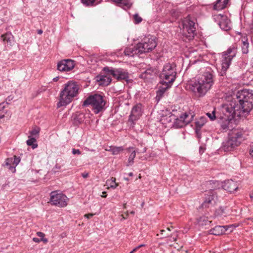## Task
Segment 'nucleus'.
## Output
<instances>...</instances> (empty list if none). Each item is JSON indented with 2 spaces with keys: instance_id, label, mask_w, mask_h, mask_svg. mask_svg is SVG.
Wrapping results in <instances>:
<instances>
[{
  "instance_id": "nucleus-62",
  "label": "nucleus",
  "mask_w": 253,
  "mask_h": 253,
  "mask_svg": "<svg viewBox=\"0 0 253 253\" xmlns=\"http://www.w3.org/2000/svg\"><path fill=\"white\" fill-rule=\"evenodd\" d=\"M144 202H142L141 205V207H143L144 206Z\"/></svg>"
},
{
  "instance_id": "nucleus-60",
  "label": "nucleus",
  "mask_w": 253,
  "mask_h": 253,
  "mask_svg": "<svg viewBox=\"0 0 253 253\" xmlns=\"http://www.w3.org/2000/svg\"><path fill=\"white\" fill-rule=\"evenodd\" d=\"M128 175L130 176H132L133 175V173L132 172H129L128 173Z\"/></svg>"
},
{
  "instance_id": "nucleus-28",
  "label": "nucleus",
  "mask_w": 253,
  "mask_h": 253,
  "mask_svg": "<svg viewBox=\"0 0 253 253\" xmlns=\"http://www.w3.org/2000/svg\"><path fill=\"white\" fill-rule=\"evenodd\" d=\"M245 41L242 40L241 50L243 54H247L249 52V43L247 38H244Z\"/></svg>"
},
{
  "instance_id": "nucleus-8",
  "label": "nucleus",
  "mask_w": 253,
  "mask_h": 253,
  "mask_svg": "<svg viewBox=\"0 0 253 253\" xmlns=\"http://www.w3.org/2000/svg\"><path fill=\"white\" fill-rule=\"evenodd\" d=\"M195 19L189 15L182 21L183 32L186 37L191 39L194 38L196 32Z\"/></svg>"
},
{
  "instance_id": "nucleus-5",
  "label": "nucleus",
  "mask_w": 253,
  "mask_h": 253,
  "mask_svg": "<svg viewBox=\"0 0 253 253\" xmlns=\"http://www.w3.org/2000/svg\"><path fill=\"white\" fill-rule=\"evenodd\" d=\"M106 101L103 96L95 93L89 95L83 102L84 107L90 106L93 112L95 114L102 112L105 110Z\"/></svg>"
},
{
  "instance_id": "nucleus-12",
  "label": "nucleus",
  "mask_w": 253,
  "mask_h": 253,
  "mask_svg": "<svg viewBox=\"0 0 253 253\" xmlns=\"http://www.w3.org/2000/svg\"><path fill=\"white\" fill-rule=\"evenodd\" d=\"M204 195V201L201 205L202 208H208L210 205H213L215 203L217 196L214 190L206 191Z\"/></svg>"
},
{
  "instance_id": "nucleus-61",
  "label": "nucleus",
  "mask_w": 253,
  "mask_h": 253,
  "mask_svg": "<svg viewBox=\"0 0 253 253\" xmlns=\"http://www.w3.org/2000/svg\"><path fill=\"white\" fill-rule=\"evenodd\" d=\"M130 214H134L135 212H134V211H130Z\"/></svg>"
},
{
  "instance_id": "nucleus-41",
  "label": "nucleus",
  "mask_w": 253,
  "mask_h": 253,
  "mask_svg": "<svg viewBox=\"0 0 253 253\" xmlns=\"http://www.w3.org/2000/svg\"><path fill=\"white\" fill-rule=\"evenodd\" d=\"M39 132H40L39 129L35 128V129H33V130H32L30 132V133L32 136H36V135H39Z\"/></svg>"
},
{
  "instance_id": "nucleus-42",
  "label": "nucleus",
  "mask_w": 253,
  "mask_h": 253,
  "mask_svg": "<svg viewBox=\"0 0 253 253\" xmlns=\"http://www.w3.org/2000/svg\"><path fill=\"white\" fill-rule=\"evenodd\" d=\"M33 241H34L36 243H39L41 241H43L44 243H47L48 240L47 239H39L38 238H33Z\"/></svg>"
},
{
  "instance_id": "nucleus-20",
  "label": "nucleus",
  "mask_w": 253,
  "mask_h": 253,
  "mask_svg": "<svg viewBox=\"0 0 253 253\" xmlns=\"http://www.w3.org/2000/svg\"><path fill=\"white\" fill-rule=\"evenodd\" d=\"M118 6L124 9L129 8L132 4L130 0H112Z\"/></svg>"
},
{
  "instance_id": "nucleus-6",
  "label": "nucleus",
  "mask_w": 253,
  "mask_h": 253,
  "mask_svg": "<svg viewBox=\"0 0 253 253\" xmlns=\"http://www.w3.org/2000/svg\"><path fill=\"white\" fill-rule=\"evenodd\" d=\"M175 64L166 63L160 74V78L162 80V84H166L167 87L171 86V84L176 79L177 73Z\"/></svg>"
},
{
  "instance_id": "nucleus-52",
  "label": "nucleus",
  "mask_w": 253,
  "mask_h": 253,
  "mask_svg": "<svg viewBox=\"0 0 253 253\" xmlns=\"http://www.w3.org/2000/svg\"><path fill=\"white\" fill-rule=\"evenodd\" d=\"M102 195H101V197H103V198H106V196H107V194H106V192H105V191H103L102 192Z\"/></svg>"
},
{
  "instance_id": "nucleus-59",
  "label": "nucleus",
  "mask_w": 253,
  "mask_h": 253,
  "mask_svg": "<svg viewBox=\"0 0 253 253\" xmlns=\"http://www.w3.org/2000/svg\"><path fill=\"white\" fill-rule=\"evenodd\" d=\"M4 117V115H0V119Z\"/></svg>"
},
{
  "instance_id": "nucleus-9",
  "label": "nucleus",
  "mask_w": 253,
  "mask_h": 253,
  "mask_svg": "<svg viewBox=\"0 0 253 253\" xmlns=\"http://www.w3.org/2000/svg\"><path fill=\"white\" fill-rule=\"evenodd\" d=\"M141 54L152 51L157 46L156 38L148 35L143 39L140 42L138 43Z\"/></svg>"
},
{
  "instance_id": "nucleus-49",
  "label": "nucleus",
  "mask_w": 253,
  "mask_h": 253,
  "mask_svg": "<svg viewBox=\"0 0 253 253\" xmlns=\"http://www.w3.org/2000/svg\"><path fill=\"white\" fill-rule=\"evenodd\" d=\"M4 103H2L0 104V110H2L5 108V106L3 105Z\"/></svg>"
},
{
  "instance_id": "nucleus-50",
  "label": "nucleus",
  "mask_w": 253,
  "mask_h": 253,
  "mask_svg": "<svg viewBox=\"0 0 253 253\" xmlns=\"http://www.w3.org/2000/svg\"><path fill=\"white\" fill-rule=\"evenodd\" d=\"M60 168H61L60 166H59V165H57V164H56V165H55V167L54 168V169H60Z\"/></svg>"
},
{
  "instance_id": "nucleus-55",
  "label": "nucleus",
  "mask_w": 253,
  "mask_h": 253,
  "mask_svg": "<svg viewBox=\"0 0 253 253\" xmlns=\"http://www.w3.org/2000/svg\"><path fill=\"white\" fill-rule=\"evenodd\" d=\"M250 154L253 158V149H251L250 150Z\"/></svg>"
},
{
  "instance_id": "nucleus-56",
  "label": "nucleus",
  "mask_w": 253,
  "mask_h": 253,
  "mask_svg": "<svg viewBox=\"0 0 253 253\" xmlns=\"http://www.w3.org/2000/svg\"><path fill=\"white\" fill-rule=\"evenodd\" d=\"M58 80H59V77H58L54 78L53 79V81H54V82H57Z\"/></svg>"
},
{
  "instance_id": "nucleus-22",
  "label": "nucleus",
  "mask_w": 253,
  "mask_h": 253,
  "mask_svg": "<svg viewBox=\"0 0 253 253\" xmlns=\"http://www.w3.org/2000/svg\"><path fill=\"white\" fill-rule=\"evenodd\" d=\"M111 81V78L107 76H100L97 77V81L99 82V85H108Z\"/></svg>"
},
{
  "instance_id": "nucleus-54",
  "label": "nucleus",
  "mask_w": 253,
  "mask_h": 253,
  "mask_svg": "<svg viewBox=\"0 0 253 253\" xmlns=\"http://www.w3.org/2000/svg\"><path fill=\"white\" fill-rule=\"evenodd\" d=\"M145 246V244H141V245H139L138 246L136 247L137 249L138 250L139 248H140L141 247H144Z\"/></svg>"
},
{
  "instance_id": "nucleus-29",
  "label": "nucleus",
  "mask_w": 253,
  "mask_h": 253,
  "mask_svg": "<svg viewBox=\"0 0 253 253\" xmlns=\"http://www.w3.org/2000/svg\"><path fill=\"white\" fill-rule=\"evenodd\" d=\"M14 37L10 32H7L4 34H2L1 36V39L3 42H7V43L11 44V41L13 39Z\"/></svg>"
},
{
  "instance_id": "nucleus-33",
  "label": "nucleus",
  "mask_w": 253,
  "mask_h": 253,
  "mask_svg": "<svg viewBox=\"0 0 253 253\" xmlns=\"http://www.w3.org/2000/svg\"><path fill=\"white\" fill-rule=\"evenodd\" d=\"M168 88V87H167L166 88H162V89H159L157 91V94H156V96L155 97V99L157 102H158L161 100V99L162 98V97L164 96V93L166 91L167 88Z\"/></svg>"
},
{
  "instance_id": "nucleus-16",
  "label": "nucleus",
  "mask_w": 253,
  "mask_h": 253,
  "mask_svg": "<svg viewBox=\"0 0 253 253\" xmlns=\"http://www.w3.org/2000/svg\"><path fill=\"white\" fill-rule=\"evenodd\" d=\"M222 187L224 190L230 193L234 192L238 188L237 182L231 179L225 181Z\"/></svg>"
},
{
  "instance_id": "nucleus-35",
  "label": "nucleus",
  "mask_w": 253,
  "mask_h": 253,
  "mask_svg": "<svg viewBox=\"0 0 253 253\" xmlns=\"http://www.w3.org/2000/svg\"><path fill=\"white\" fill-rule=\"evenodd\" d=\"M29 139H28L27 141V144L28 146H32L33 149H35L38 147V144L35 143L36 142V139L34 137H31V136H29Z\"/></svg>"
},
{
  "instance_id": "nucleus-53",
  "label": "nucleus",
  "mask_w": 253,
  "mask_h": 253,
  "mask_svg": "<svg viewBox=\"0 0 253 253\" xmlns=\"http://www.w3.org/2000/svg\"><path fill=\"white\" fill-rule=\"evenodd\" d=\"M43 31L41 29H39L37 30V33L39 35H41Z\"/></svg>"
},
{
  "instance_id": "nucleus-21",
  "label": "nucleus",
  "mask_w": 253,
  "mask_h": 253,
  "mask_svg": "<svg viewBox=\"0 0 253 253\" xmlns=\"http://www.w3.org/2000/svg\"><path fill=\"white\" fill-rule=\"evenodd\" d=\"M229 0H217L213 8L215 10H220L226 7Z\"/></svg>"
},
{
  "instance_id": "nucleus-24",
  "label": "nucleus",
  "mask_w": 253,
  "mask_h": 253,
  "mask_svg": "<svg viewBox=\"0 0 253 253\" xmlns=\"http://www.w3.org/2000/svg\"><path fill=\"white\" fill-rule=\"evenodd\" d=\"M85 119V115L83 113H77L74 117V124L79 125L82 124Z\"/></svg>"
},
{
  "instance_id": "nucleus-17",
  "label": "nucleus",
  "mask_w": 253,
  "mask_h": 253,
  "mask_svg": "<svg viewBox=\"0 0 253 253\" xmlns=\"http://www.w3.org/2000/svg\"><path fill=\"white\" fill-rule=\"evenodd\" d=\"M124 53L126 56L129 57H133L135 55L141 54L140 48H138V43L135 46L126 47Z\"/></svg>"
},
{
  "instance_id": "nucleus-11",
  "label": "nucleus",
  "mask_w": 253,
  "mask_h": 253,
  "mask_svg": "<svg viewBox=\"0 0 253 253\" xmlns=\"http://www.w3.org/2000/svg\"><path fill=\"white\" fill-rule=\"evenodd\" d=\"M50 201L51 205L59 207H65L68 205V198L62 193H57L52 191L50 193Z\"/></svg>"
},
{
  "instance_id": "nucleus-39",
  "label": "nucleus",
  "mask_w": 253,
  "mask_h": 253,
  "mask_svg": "<svg viewBox=\"0 0 253 253\" xmlns=\"http://www.w3.org/2000/svg\"><path fill=\"white\" fill-rule=\"evenodd\" d=\"M215 111L214 110L211 113H207V115L208 116V117L211 119V121H213L215 119L216 116H215Z\"/></svg>"
},
{
  "instance_id": "nucleus-15",
  "label": "nucleus",
  "mask_w": 253,
  "mask_h": 253,
  "mask_svg": "<svg viewBox=\"0 0 253 253\" xmlns=\"http://www.w3.org/2000/svg\"><path fill=\"white\" fill-rule=\"evenodd\" d=\"M189 115L187 113H184L180 115L179 118L174 119V122L173 126L175 128H181L190 122L191 119L193 117V115H191V118H188Z\"/></svg>"
},
{
  "instance_id": "nucleus-46",
  "label": "nucleus",
  "mask_w": 253,
  "mask_h": 253,
  "mask_svg": "<svg viewBox=\"0 0 253 253\" xmlns=\"http://www.w3.org/2000/svg\"><path fill=\"white\" fill-rule=\"evenodd\" d=\"M94 214L93 213H88V214H85L84 215V217H86L87 218H91V217H92L93 216Z\"/></svg>"
},
{
  "instance_id": "nucleus-38",
  "label": "nucleus",
  "mask_w": 253,
  "mask_h": 253,
  "mask_svg": "<svg viewBox=\"0 0 253 253\" xmlns=\"http://www.w3.org/2000/svg\"><path fill=\"white\" fill-rule=\"evenodd\" d=\"M133 18L135 24H139L142 21V18L137 13L133 15Z\"/></svg>"
},
{
  "instance_id": "nucleus-25",
  "label": "nucleus",
  "mask_w": 253,
  "mask_h": 253,
  "mask_svg": "<svg viewBox=\"0 0 253 253\" xmlns=\"http://www.w3.org/2000/svg\"><path fill=\"white\" fill-rule=\"evenodd\" d=\"M133 149V148L132 147H129L126 149L129 153H130L128 159V164L127 166H132L134 163L133 160L136 156V152Z\"/></svg>"
},
{
  "instance_id": "nucleus-3",
  "label": "nucleus",
  "mask_w": 253,
  "mask_h": 253,
  "mask_svg": "<svg viewBox=\"0 0 253 253\" xmlns=\"http://www.w3.org/2000/svg\"><path fill=\"white\" fill-rule=\"evenodd\" d=\"M245 131L241 128H234L228 135V139L223 142L221 149L225 152L233 151L245 139Z\"/></svg>"
},
{
  "instance_id": "nucleus-37",
  "label": "nucleus",
  "mask_w": 253,
  "mask_h": 253,
  "mask_svg": "<svg viewBox=\"0 0 253 253\" xmlns=\"http://www.w3.org/2000/svg\"><path fill=\"white\" fill-rule=\"evenodd\" d=\"M226 208L220 207L216 211L218 214L220 215L226 216L227 212L225 211Z\"/></svg>"
},
{
  "instance_id": "nucleus-30",
  "label": "nucleus",
  "mask_w": 253,
  "mask_h": 253,
  "mask_svg": "<svg viewBox=\"0 0 253 253\" xmlns=\"http://www.w3.org/2000/svg\"><path fill=\"white\" fill-rule=\"evenodd\" d=\"M174 232L177 233V232L176 230H175V231L172 234H169L168 233H166V230H164V229L161 230H160V233L161 235V238H167V237H168L169 236H170L171 237L172 236H174V237H173L172 238V241L175 242L177 240V235H174Z\"/></svg>"
},
{
  "instance_id": "nucleus-44",
  "label": "nucleus",
  "mask_w": 253,
  "mask_h": 253,
  "mask_svg": "<svg viewBox=\"0 0 253 253\" xmlns=\"http://www.w3.org/2000/svg\"><path fill=\"white\" fill-rule=\"evenodd\" d=\"M37 235L38 237H40L41 239H44V237L45 235L43 233H42V232H38L37 233Z\"/></svg>"
},
{
  "instance_id": "nucleus-43",
  "label": "nucleus",
  "mask_w": 253,
  "mask_h": 253,
  "mask_svg": "<svg viewBox=\"0 0 253 253\" xmlns=\"http://www.w3.org/2000/svg\"><path fill=\"white\" fill-rule=\"evenodd\" d=\"M72 153L74 155L78 154L80 155L81 154V152L79 149H72Z\"/></svg>"
},
{
  "instance_id": "nucleus-2",
  "label": "nucleus",
  "mask_w": 253,
  "mask_h": 253,
  "mask_svg": "<svg viewBox=\"0 0 253 253\" xmlns=\"http://www.w3.org/2000/svg\"><path fill=\"white\" fill-rule=\"evenodd\" d=\"M213 84V74L210 72H206L194 83L189 84V89L196 95L201 97L205 95Z\"/></svg>"
},
{
  "instance_id": "nucleus-64",
  "label": "nucleus",
  "mask_w": 253,
  "mask_h": 253,
  "mask_svg": "<svg viewBox=\"0 0 253 253\" xmlns=\"http://www.w3.org/2000/svg\"><path fill=\"white\" fill-rule=\"evenodd\" d=\"M184 253H188V251H184Z\"/></svg>"
},
{
  "instance_id": "nucleus-57",
  "label": "nucleus",
  "mask_w": 253,
  "mask_h": 253,
  "mask_svg": "<svg viewBox=\"0 0 253 253\" xmlns=\"http://www.w3.org/2000/svg\"><path fill=\"white\" fill-rule=\"evenodd\" d=\"M250 197L252 200H253V192L251 193L250 194Z\"/></svg>"
},
{
  "instance_id": "nucleus-45",
  "label": "nucleus",
  "mask_w": 253,
  "mask_h": 253,
  "mask_svg": "<svg viewBox=\"0 0 253 253\" xmlns=\"http://www.w3.org/2000/svg\"><path fill=\"white\" fill-rule=\"evenodd\" d=\"M13 97L11 96H8L5 99V101L6 102V103L7 104H9V103L8 102L9 101H10L11 100H12L13 99Z\"/></svg>"
},
{
  "instance_id": "nucleus-32",
  "label": "nucleus",
  "mask_w": 253,
  "mask_h": 253,
  "mask_svg": "<svg viewBox=\"0 0 253 253\" xmlns=\"http://www.w3.org/2000/svg\"><path fill=\"white\" fill-rule=\"evenodd\" d=\"M124 149L123 146L117 147L113 146L110 148V151L114 155H118L124 151Z\"/></svg>"
},
{
  "instance_id": "nucleus-10",
  "label": "nucleus",
  "mask_w": 253,
  "mask_h": 253,
  "mask_svg": "<svg viewBox=\"0 0 253 253\" xmlns=\"http://www.w3.org/2000/svg\"><path fill=\"white\" fill-rule=\"evenodd\" d=\"M103 71L107 74L113 76L119 81L125 80L128 82L129 75L126 70L122 68H112L108 67H104Z\"/></svg>"
},
{
  "instance_id": "nucleus-23",
  "label": "nucleus",
  "mask_w": 253,
  "mask_h": 253,
  "mask_svg": "<svg viewBox=\"0 0 253 253\" xmlns=\"http://www.w3.org/2000/svg\"><path fill=\"white\" fill-rule=\"evenodd\" d=\"M207 122V118L205 117H201L195 122V131L198 134V131L201 130L202 127Z\"/></svg>"
},
{
  "instance_id": "nucleus-58",
  "label": "nucleus",
  "mask_w": 253,
  "mask_h": 253,
  "mask_svg": "<svg viewBox=\"0 0 253 253\" xmlns=\"http://www.w3.org/2000/svg\"><path fill=\"white\" fill-rule=\"evenodd\" d=\"M197 136L199 138H200L201 137V132H200V130L199 131H198V134H197Z\"/></svg>"
},
{
  "instance_id": "nucleus-7",
  "label": "nucleus",
  "mask_w": 253,
  "mask_h": 253,
  "mask_svg": "<svg viewBox=\"0 0 253 253\" xmlns=\"http://www.w3.org/2000/svg\"><path fill=\"white\" fill-rule=\"evenodd\" d=\"M238 51V45L236 43L229 47L226 51L223 52L222 55L221 75H225L227 70L229 68L231 61L236 56Z\"/></svg>"
},
{
  "instance_id": "nucleus-14",
  "label": "nucleus",
  "mask_w": 253,
  "mask_h": 253,
  "mask_svg": "<svg viewBox=\"0 0 253 253\" xmlns=\"http://www.w3.org/2000/svg\"><path fill=\"white\" fill-rule=\"evenodd\" d=\"M142 104L138 103L134 105L131 111L130 114L129 116L128 121L134 125V122L139 119L142 115Z\"/></svg>"
},
{
  "instance_id": "nucleus-27",
  "label": "nucleus",
  "mask_w": 253,
  "mask_h": 253,
  "mask_svg": "<svg viewBox=\"0 0 253 253\" xmlns=\"http://www.w3.org/2000/svg\"><path fill=\"white\" fill-rule=\"evenodd\" d=\"M20 162V158L16 156H14L13 158H8L6 160V164L7 165L12 164L16 167Z\"/></svg>"
},
{
  "instance_id": "nucleus-63",
  "label": "nucleus",
  "mask_w": 253,
  "mask_h": 253,
  "mask_svg": "<svg viewBox=\"0 0 253 253\" xmlns=\"http://www.w3.org/2000/svg\"><path fill=\"white\" fill-rule=\"evenodd\" d=\"M126 204H125L124 205V208H126Z\"/></svg>"
},
{
  "instance_id": "nucleus-4",
  "label": "nucleus",
  "mask_w": 253,
  "mask_h": 253,
  "mask_svg": "<svg viewBox=\"0 0 253 253\" xmlns=\"http://www.w3.org/2000/svg\"><path fill=\"white\" fill-rule=\"evenodd\" d=\"M64 85V89L60 92V100L57 103L58 108L70 103L78 94L79 87L76 82L69 81Z\"/></svg>"
},
{
  "instance_id": "nucleus-1",
  "label": "nucleus",
  "mask_w": 253,
  "mask_h": 253,
  "mask_svg": "<svg viewBox=\"0 0 253 253\" xmlns=\"http://www.w3.org/2000/svg\"><path fill=\"white\" fill-rule=\"evenodd\" d=\"M253 100V95L247 90H242L235 95L228 96L226 102L222 105L221 111L225 120H238L251 111Z\"/></svg>"
},
{
  "instance_id": "nucleus-40",
  "label": "nucleus",
  "mask_w": 253,
  "mask_h": 253,
  "mask_svg": "<svg viewBox=\"0 0 253 253\" xmlns=\"http://www.w3.org/2000/svg\"><path fill=\"white\" fill-rule=\"evenodd\" d=\"M5 166H7L8 169L10 170L12 172L14 173L16 171V166L12 164L7 165L6 163Z\"/></svg>"
},
{
  "instance_id": "nucleus-51",
  "label": "nucleus",
  "mask_w": 253,
  "mask_h": 253,
  "mask_svg": "<svg viewBox=\"0 0 253 253\" xmlns=\"http://www.w3.org/2000/svg\"><path fill=\"white\" fill-rule=\"evenodd\" d=\"M174 227L172 226H170V227H168L167 228V230L169 231H170L171 230V229H173Z\"/></svg>"
},
{
  "instance_id": "nucleus-19",
  "label": "nucleus",
  "mask_w": 253,
  "mask_h": 253,
  "mask_svg": "<svg viewBox=\"0 0 253 253\" xmlns=\"http://www.w3.org/2000/svg\"><path fill=\"white\" fill-rule=\"evenodd\" d=\"M228 229V227L227 226H216L210 229L209 231V233L211 235L219 236L224 234Z\"/></svg>"
},
{
  "instance_id": "nucleus-31",
  "label": "nucleus",
  "mask_w": 253,
  "mask_h": 253,
  "mask_svg": "<svg viewBox=\"0 0 253 253\" xmlns=\"http://www.w3.org/2000/svg\"><path fill=\"white\" fill-rule=\"evenodd\" d=\"M154 71L152 69H148L141 74L140 75V78L144 79H150Z\"/></svg>"
},
{
  "instance_id": "nucleus-34",
  "label": "nucleus",
  "mask_w": 253,
  "mask_h": 253,
  "mask_svg": "<svg viewBox=\"0 0 253 253\" xmlns=\"http://www.w3.org/2000/svg\"><path fill=\"white\" fill-rule=\"evenodd\" d=\"M97 0H82V2L83 4L85 5L86 6H94L97 5V4L101 2V0H100L99 1H97L96 2V1Z\"/></svg>"
},
{
  "instance_id": "nucleus-18",
  "label": "nucleus",
  "mask_w": 253,
  "mask_h": 253,
  "mask_svg": "<svg viewBox=\"0 0 253 253\" xmlns=\"http://www.w3.org/2000/svg\"><path fill=\"white\" fill-rule=\"evenodd\" d=\"M217 16L220 19L218 23L220 28L225 31L230 30V22L227 17L226 16H224L221 14H218Z\"/></svg>"
},
{
  "instance_id": "nucleus-26",
  "label": "nucleus",
  "mask_w": 253,
  "mask_h": 253,
  "mask_svg": "<svg viewBox=\"0 0 253 253\" xmlns=\"http://www.w3.org/2000/svg\"><path fill=\"white\" fill-rule=\"evenodd\" d=\"M197 221L199 226H203L209 225L211 221H210L208 217L202 216L197 218Z\"/></svg>"
},
{
  "instance_id": "nucleus-47",
  "label": "nucleus",
  "mask_w": 253,
  "mask_h": 253,
  "mask_svg": "<svg viewBox=\"0 0 253 253\" xmlns=\"http://www.w3.org/2000/svg\"><path fill=\"white\" fill-rule=\"evenodd\" d=\"M221 127H222V128L223 130H226V129H228V126H227V125H225V124H222V125H221Z\"/></svg>"
},
{
  "instance_id": "nucleus-13",
  "label": "nucleus",
  "mask_w": 253,
  "mask_h": 253,
  "mask_svg": "<svg viewBox=\"0 0 253 253\" xmlns=\"http://www.w3.org/2000/svg\"><path fill=\"white\" fill-rule=\"evenodd\" d=\"M75 66V61L72 59H63L59 61L57 65V69L60 72H69Z\"/></svg>"
},
{
  "instance_id": "nucleus-36",
  "label": "nucleus",
  "mask_w": 253,
  "mask_h": 253,
  "mask_svg": "<svg viewBox=\"0 0 253 253\" xmlns=\"http://www.w3.org/2000/svg\"><path fill=\"white\" fill-rule=\"evenodd\" d=\"M106 184L109 185L110 187L112 189H115L118 186V184L116 182V178L113 177L110 179H108L106 181Z\"/></svg>"
},
{
  "instance_id": "nucleus-48",
  "label": "nucleus",
  "mask_w": 253,
  "mask_h": 253,
  "mask_svg": "<svg viewBox=\"0 0 253 253\" xmlns=\"http://www.w3.org/2000/svg\"><path fill=\"white\" fill-rule=\"evenodd\" d=\"M82 175L84 178H87L88 176V173H83Z\"/></svg>"
}]
</instances>
